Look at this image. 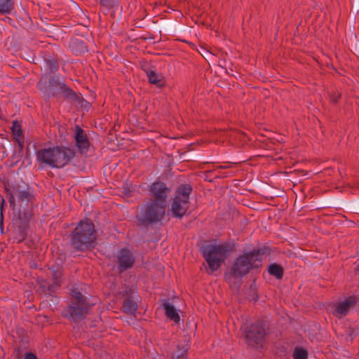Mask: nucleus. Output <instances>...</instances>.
<instances>
[{
    "label": "nucleus",
    "mask_w": 359,
    "mask_h": 359,
    "mask_svg": "<svg viewBox=\"0 0 359 359\" xmlns=\"http://www.w3.org/2000/svg\"><path fill=\"white\" fill-rule=\"evenodd\" d=\"M142 68L145 72L150 83L154 84L159 88L163 87L165 85L163 76L162 74H157L147 65H144L142 66Z\"/></svg>",
    "instance_id": "obj_16"
},
{
    "label": "nucleus",
    "mask_w": 359,
    "mask_h": 359,
    "mask_svg": "<svg viewBox=\"0 0 359 359\" xmlns=\"http://www.w3.org/2000/svg\"><path fill=\"white\" fill-rule=\"evenodd\" d=\"M14 8L13 0H0V13L2 14L10 13Z\"/></svg>",
    "instance_id": "obj_23"
},
{
    "label": "nucleus",
    "mask_w": 359,
    "mask_h": 359,
    "mask_svg": "<svg viewBox=\"0 0 359 359\" xmlns=\"http://www.w3.org/2000/svg\"><path fill=\"white\" fill-rule=\"evenodd\" d=\"M166 208L154 201H147L142 205L137 217L144 226L161 221L165 214Z\"/></svg>",
    "instance_id": "obj_8"
},
{
    "label": "nucleus",
    "mask_w": 359,
    "mask_h": 359,
    "mask_svg": "<svg viewBox=\"0 0 359 359\" xmlns=\"http://www.w3.org/2000/svg\"><path fill=\"white\" fill-rule=\"evenodd\" d=\"M149 191L151 196L150 201H154L166 208V201L170 190L165 184L158 182H154L151 185Z\"/></svg>",
    "instance_id": "obj_12"
},
{
    "label": "nucleus",
    "mask_w": 359,
    "mask_h": 359,
    "mask_svg": "<svg viewBox=\"0 0 359 359\" xmlns=\"http://www.w3.org/2000/svg\"><path fill=\"white\" fill-rule=\"evenodd\" d=\"M37 87L47 97H63L74 100L76 97L74 91L62 82L59 76H50L48 84L41 81L37 83Z\"/></svg>",
    "instance_id": "obj_6"
},
{
    "label": "nucleus",
    "mask_w": 359,
    "mask_h": 359,
    "mask_svg": "<svg viewBox=\"0 0 359 359\" xmlns=\"http://www.w3.org/2000/svg\"><path fill=\"white\" fill-rule=\"evenodd\" d=\"M165 316L175 323L180 321V316L175 306L170 302H166L163 304Z\"/></svg>",
    "instance_id": "obj_19"
},
{
    "label": "nucleus",
    "mask_w": 359,
    "mask_h": 359,
    "mask_svg": "<svg viewBox=\"0 0 359 359\" xmlns=\"http://www.w3.org/2000/svg\"><path fill=\"white\" fill-rule=\"evenodd\" d=\"M13 355L16 359H37L35 354L31 352L25 351L20 347L15 348Z\"/></svg>",
    "instance_id": "obj_21"
},
{
    "label": "nucleus",
    "mask_w": 359,
    "mask_h": 359,
    "mask_svg": "<svg viewBox=\"0 0 359 359\" xmlns=\"http://www.w3.org/2000/svg\"><path fill=\"white\" fill-rule=\"evenodd\" d=\"M188 345H183L182 347L178 346L177 351L173 357L176 359H185L187 357Z\"/></svg>",
    "instance_id": "obj_26"
},
{
    "label": "nucleus",
    "mask_w": 359,
    "mask_h": 359,
    "mask_svg": "<svg viewBox=\"0 0 359 359\" xmlns=\"http://www.w3.org/2000/svg\"><path fill=\"white\" fill-rule=\"evenodd\" d=\"M53 276H54V281L52 284H49L45 282L41 285V288L46 293H52L57 287L61 285V280L60 279L61 276L60 272H54Z\"/></svg>",
    "instance_id": "obj_17"
},
{
    "label": "nucleus",
    "mask_w": 359,
    "mask_h": 359,
    "mask_svg": "<svg viewBox=\"0 0 359 359\" xmlns=\"http://www.w3.org/2000/svg\"><path fill=\"white\" fill-rule=\"evenodd\" d=\"M100 4L105 7L107 10L113 8L117 6L118 0H96Z\"/></svg>",
    "instance_id": "obj_27"
},
{
    "label": "nucleus",
    "mask_w": 359,
    "mask_h": 359,
    "mask_svg": "<svg viewBox=\"0 0 359 359\" xmlns=\"http://www.w3.org/2000/svg\"><path fill=\"white\" fill-rule=\"evenodd\" d=\"M267 255L266 248H254L244 251L234 262L231 269L233 277H243L253 268H257Z\"/></svg>",
    "instance_id": "obj_1"
},
{
    "label": "nucleus",
    "mask_w": 359,
    "mask_h": 359,
    "mask_svg": "<svg viewBox=\"0 0 359 359\" xmlns=\"http://www.w3.org/2000/svg\"><path fill=\"white\" fill-rule=\"evenodd\" d=\"M96 231L90 219L81 220L71 234V242L79 251H85L95 247Z\"/></svg>",
    "instance_id": "obj_2"
},
{
    "label": "nucleus",
    "mask_w": 359,
    "mask_h": 359,
    "mask_svg": "<svg viewBox=\"0 0 359 359\" xmlns=\"http://www.w3.org/2000/svg\"><path fill=\"white\" fill-rule=\"evenodd\" d=\"M357 273L359 274V266H358V268L357 269Z\"/></svg>",
    "instance_id": "obj_29"
},
{
    "label": "nucleus",
    "mask_w": 359,
    "mask_h": 359,
    "mask_svg": "<svg viewBox=\"0 0 359 359\" xmlns=\"http://www.w3.org/2000/svg\"><path fill=\"white\" fill-rule=\"evenodd\" d=\"M117 263L121 271L133 267L135 257L133 253L127 248L121 249L117 254Z\"/></svg>",
    "instance_id": "obj_13"
},
{
    "label": "nucleus",
    "mask_w": 359,
    "mask_h": 359,
    "mask_svg": "<svg viewBox=\"0 0 359 359\" xmlns=\"http://www.w3.org/2000/svg\"><path fill=\"white\" fill-rule=\"evenodd\" d=\"M358 298L355 296H351L345 299L343 302H339L335 306L333 314L338 318L346 316L351 307L357 302Z\"/></svg>",
    "instance_id": "obj_14"
},
{
    "label": "nucleus",
    "mask_w": 359,
    "mask_h": 359,
    "mask_svg": "<svg viewBox=\"0 0 359 359\" xmlns=\"http://www.w3.org/2000/svg\"><path fill=\"white\" fill-rule=\"evenodd\" d=\"M137 309V303L132 299V297L124 299L122 305L123 311L126 314H135Z\"/></svg>",
    "instance_id": "obj_20"
},
{
    "label": "nucleus",
    "mask_w": 359,
    "mask_h": 359,
    "mask_svg": "<svg viewBox=\"0 0 359 359\" xmlns=\"http://www.w3.org/2000/svg\"><path fill=\"white\" fill-rule=\"evenodd\" d=\"M266 335L265 325L261 321L250 325L245 330L246 341L249 346L252 347H262Z\"/></svg>",
    "instance_id": "obj_11"
},
{
    "label": "nucleus",
    "mask_w": 359,
    "mask_h": 359,
    "mask_svg": "<svg viewBox=\"0 0 359 359\" xmlns=\"http://www.w3.org/2000/svg\"><path fill=\"white\" fill-rule=\"evenodd\" d=\"M74 140L76 147L81 153L87 151L89 147V140L84 130L79 126H76L74 134Z\"/></svg>",
    "instance_id": "obj_15"
},
{
    "label": "nucleus",
    "mask_w": 359,
    "mask_h": 359,
    "mask_svg": "<svg viewBox=\"0 0 359 359\" xmlns=\"http://www.w3.org/2000/svg\"><path fill=\"white\" fill-rule=\"evenodd\" d=\"M12 133L20 149H22L24 147L25 139L21 126L18 121H13V123Z\"/></svg>",
    "instance_id": "obj_18"
},
{
    "label": "nucleus",
    "mask_w": 359,
    "mask_h": 359,
    "mask_svg": "<svg viewBox=\"0 0 359 359\" xmlns=\"http://www.w3.org/2000/svg\"><path fill=\"white\" fill-rule=\"evenodd\" d=\"M233 248L234 244L231 242L206 246L203 250V256L208 263L210 270L208 273L218 270Z\"/></svg>",
    "instance_id": "obj_4"
},
{
    "label": "nucleus",
    "mask_w": 359,
    "mask_h": 359,
    "mask_svg": "<svg viewBox=\"0 0 359 359\" xmlns=\"http://www.w3.org/2000/svg\"><path fill=\"white\" fill-rule=\"evenodd\" d=\"M31 217V211H22L20 209L17 212V216L13 220V229L10 234V240L13 243H19L26 238Z\"/></svg>",
    "instance_id": "obj_10"
},
{
    "label": "nucleus",
    "mask_w": 359,
    "mask_h": 359,
    "mask_svg": "<svg viewBox=\"0 0 359 359\" xmlns=\"http://www.w3.org/2000/svg\"><path fill=\"white\" fill-rule=\"evenodd\" d=\"M34 196L33 195L32 190L27 184L24 182L20 184H16L13 187L11 193L10 203L13 206V210H15L16 201L19 204V208L17 212L21 209L22 211H30V204L32 203Z\"/></svg>",
    "instance_id": "obj_9"
},
{
    "label": "nucleus",
    "mask_w": 359,
    "mask_h": 359,
    "mask_svg": "<svg viewBox=\"0 0 359 359\" xmlns=\"http://www.w3.org/2000/svg\"><path fill=\"white\" fill-rule=\"evenodd\" d=\"M192 188L189 184H182L178 187L172 199L169 212L172 217L182 218L189 206V195Z\"/></svg>",
    "instance_id": "obj_7"
},
{
    "label": "nucleus",
    "mask_w": 359,
    "mask_h": 359,
    "mask_svg": "<svg viewBox=\"0 0 359 359\" xmlns=\"http://www.w3.org/2000/svg\"><path fill=\"white\" fill-rule=\"evenodd\" d=\"M48 65L50 72H55L58 69V63L55 60H49L48 62Z\"/></svg>",
    "instance_id": "obj_28"
},
{
    "label": "nucleus",
    "mask_w": 359,
    "mask_h": 359,
    "mask_svg": "<svg viewBox=\"0 0 359 359\" xmlns=\"http://www.w3.org/2000/svg\"><path fill=\"white\" fill-rule=\"evenodd\" d=\"M71 304L65 311V315L73 321H80L86 318L90 304L86 297L77 287L73 288L71 290Z\"/></svg>",
    "instance_id": "obj_5"
},
{
    "label": "nucleus",
    "mask_w": 359,
    "mask_h": 359,
    "mask_svg": "<svg viewBox=\"0 0 359 359\" xmlns=\"http://www.w3.org/2000/svg\"><path fill=\"white\" fill-rule=\"evenodd\" d=\"M70 47L76 54L84 53L87 50L85 43L81 40H75L71 42Z\"/></svg>",
    "instance_id": "obj_24"
},
{
    "label": "nucleus",
    "mask_w": 359,
    "mask_h": 359,
    "mask_svg": "<svg viewBox=\"0 0 359 359\" xmlns=\"http://www.w3.org/2000/svg\"><path fill=\"white\" fill-rule=\"evenodd\" d=\"M220 168H226L225 166H219Z\"/></svg>",
    "instance_id": "obj_30"
},
{
    "label": "nucleus",
    "mask_w": 359,
    "mask_h": 359,
    "mask_svg": "<svg viewBox=\"0 0 359 359\" xmlns=\"http://www.w3.org/2000/svg\"><path fill=\"white\" fill-rule=\"evenodd\" d=\"M268 271L269 274L275 276L277 279H280L283 276V267L276 263L271 264L269 266Z\"/></svg>",
    "instance_id": "obj_22"
},
{
    "label": "nucleus",
    "mask_w": 359,
    "mask_h": 359,
    "mask_svg": "<svg viewBox=\"0 0 359 359\" xmlns=\"http://www.w3.org/2000/svg\"><path fill=\"white\" fill-rule=\"evenodd\" d=\"M308 352L305 348L297 347L293 351V359H307Z\"/></svg>",
    "instance_id": "obj_25"
},
{
    "label": "nucleus",
    "mask_w": 359,
    "mask_h": 359,
    "mask_svg": "<svg viewBox=\"0 0 359 359\" xmlns=\"http://www.w3.org/2000/svg\"><path fill=\"white\" fill-rule=\"evenodd\" d=\"M74 156L73 150L60 147L41 149L36 153L39 161L51 168H57L66 165Z\"/></svg>",
    "instance_id": "obj_3"
}]
</instances>
